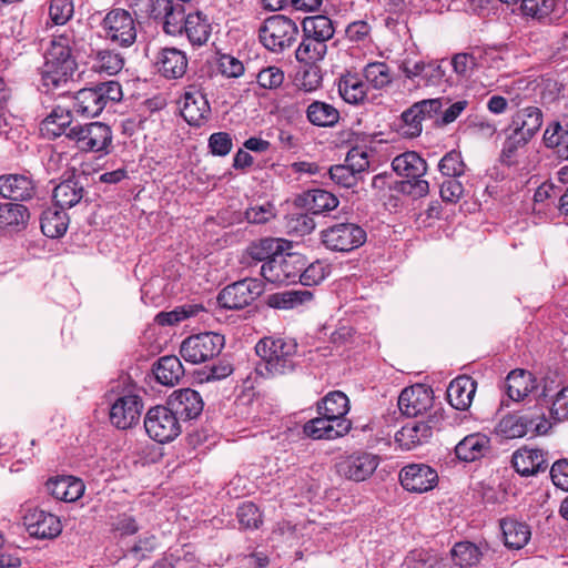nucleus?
<instances>
[{
  "label": "nucleus",
  "instance_id": "18",
  "mask_svg": "<svg viewBox=\"0 0 568 568\" xmlns=\"http://www.w3.org/2000/svg\"><path fill=\"white\" fill-rule=\"evenodd\" d=\"M24 525L29 534L40 539H52L62 531L60 519L41 509L30 510L24 516Z\"/></svg>",
  "mask_w": 568,
  "mask_h": 568
},
{
  "label": "nucleus",
  "instance_id": "49",
  "mask_svg": "<svg viewBox=\"0 0 568 568\" xmlns=\"http://www.w3.org/2000/svg\"><path fill=\"white\" fill-rule=\"evenodd\" d=\"M124 65V58L112 50H100L94 59V69L109 75L119 73Z\"/></svg>",
  "mask_w": 568,
  "mask_h": 568
},
{
  "label": "nucleus",
  "instance_id": "23",
  "mask_svg": "<svg viewBox=\"0 0 568 568\" xmlns=\"http://www.w3.org/2000/svg\"><path fill=\"white\" fill-rule=\"evenodd\" d=\"M397 405L403 415L416 417L430 407L432 397L426 388L416 385L402 390Z\"/></svg>",
  "mask_w": 568,
  "mask_h": 568
},
{
  "label": "nucleus",
  "instance_id": "20",
  "mask_svg": "<svg viewBox=\"0 0 568 568\" xmlns=\"http://www.w3.org/2000/svg\"><path fill=\"white\" fill-rule=\"evenodd\" d=\"M156 71L169 80L181 79L189 65L186 54L176 48H163L155 57Z\"/></svg>",
  "mask_w": 568,
  "mask_h": 568
},
{
  "label": "nucleus",
  "instance_id": "15",
  "mask_svg": "<svg viewBox=\"0 0 568 568\" xmlns=\"http://www.w3.org/2000/svg\"><path fill=\"white\" fill-rule=\"evenodd\" d=\"M181 114L190 125L194 126H200L209 119L211 106L201 84L194 83L185 89L182 95Z\"/></svg>",
  "mask_w": 568,
  "mask_h": 568
},
{
  "label": "nucleus",
  "instance_id": "44",
  "mask_svg": "<svg viewBox=\"0 0 568 568\" xmlns=\"http://www.w3.org/2000/svg\"><path fill=\"white\" fill-rule=\"evenodd\" d=\"M348 397L339 392H331L317 406L318 414H327L335 422L347 420L345 415L349 409Z\"/></svg>",
  "mask_w": 568,
  "mask_h": 568
},
{
  "label": "nucleus",
  "instance_id": "46",
  "mask_svg": "<svg viewBox=\"0 0 568 568\" xmlns=\"http://www.w3.org/2000/svg\"><path fill=\"white\" fill-rule=\"evenodd\" d=\"M43 130L53 136L65 135V132L72 128V113L70 110L58 106L43 121Z\"/></svg>",
  "mask_w": 568,
  "mask_h": 568
},
{
  "label": "nucleus",
  "instance_id": "13",
  "mask_svg": "<svg viewBox=\"0 0 568 568\" xmlns=\"http://www.w3.org/2000/svg\"><path fill=\"white\" fill-rule=\"evenodd\" d=\"M262 292L261 281L245 278L224 287L219 293L217 301L223 308L240 310L250 305Z\"/></svg>",
  "mask_w": 568,
  "mask_h": 568
},
{
  "label": "nucleus",
  "instance_id": "38",
  "mask_svg": "<svg viewBox=\"0 0 568 568\" xmlns=\"http://www.w3.org/2000/svg\"><path fill=\"white\" fill-rule=\"evenodd\" d=\"M368 88L374 90H386L395 79L390 67L383 61L368 62L362 71Z\"/></svg>",
  "mask_w": 568,
  "mask_h": 568
},
{
  "label": "nucleus",
  "instance_id": "41",
  "mask_svg": "<svg viewBox=\"0 0 568 568\" xmlns=\"http://www.w3.org/2000/svg\"><path fill=\"white\" fill-rule=\"evenodd\" d=\"M546 148L556 150L560 158L568 160V122H550L542 135Z\"/></svg>",
  "mask_w": 568,
  "mask_h": 568
},
{
  "label": "nucleus",
  "instance_id": "3",
  "mask_svg": "<svg viewBox=\"0 0 568 568\" xmlns=\"http://www.w3.org/2000/svg\"><path fill=\"white\" fill-rule=\"evenodd\" d=\"M303 38L296 49L297 61L313 64L324 59L327 42L334 37L335 29L326 16L307 17L303 20Z\"/></svg>",
  "mask_w": 568,
  "mask_h": 568
},
{
  "label": "nucleus",
  "instance_id": "24",
  "mask_svg": "<svg viewBox=\"0 0 568 568\" xmlns=\"http://www.w3.org/2000/svg\"><path fill=\"white\" fill-rule=\"evenodd\" d=\"M511 464L521 476H531L547 468V459L541 449L520 448L513 454Z\"/></svg>",
  "mask_w": 568,
  "mask_h": 568
},
{
  "label": "nucleus",
  "instance_id": "6",
  "mask_svg": "<svg viewBox=\"0 0 568 568\" xmlns=\"http://www.w3.org/2000/svg\"><path fill=\"white\" fill-rule=\"evenodd\" d=\"M65 136L84 152L108 154L112 143L111 128L102 122L75 123L65 132Z\"/></svg>",
  "mask_w": 568,
  "mask_h": 568
},
{
  "label": "nucleus",
  "instance_id": "26",
  "mask_svg": "<svg viewBox=\"0 0 568 568\" xmlns=\"http://www.w3.org/2000/svg\"><path fill=\"white\" fill-rule=\"evenodd\" d=\"M477 383L469 376H458L450 382L447 388L449 404L459 410L467 409L476 393Z\"/></svg>",
  "mask_w": 568,
  "mask_h": 568
},
{
  "label": "nucleus",
  "instance_id": "37",
  "mask_svg": "<svg viewBox=\"0 0 568 568\" xmlns=\"http://www.w3.org/2000/svg\"><path fill=\"white\" fill-rule=\"evenodd\" d=\"M152 372L156 382L164 386H174L184 375L183 366L179 357L174 355L159 358L153 365Z\"/></svg>",
  "mask_w": 568,
  "mask_h": 568
},
{
  "label": "nucleus",
  "instance_id": "17",
  "mask_svg": "<svg viewBox=\"0 0 568 568\" xmlns=\"http://www.w3.org/2000/svg\"><path fill=\"white\" fill-rule=\"evenodd\" d=\"M87 181L88 178L83 173H72L63 179L53 190L55 205L61 210H67L79 204L87 194Z\"/></svg>",
  "mask_w": 568,
  "mask_h": 568
},
{
  "label": "nucleus",
  "instance_id": "4",
  "mask_svg": "<svg viewBox=\"0 0 568 568\" xmlns=\"http://www.w3.org/2000/svg\"><path fill=\"white\" fill-rule=\"evenodd\" d=\"M551 428L545 412H529L523 416L506 415L496 426V433L504 438H519L527 434L544 435Z\"/></svg>",
  "mask_w": 568,
  "mask_h": 568
},
{
  "label": "nucleus",
  "instance_id": "25",
  "mask_svg": "<svg viewBox=\"0 0 568 568\" xmlns=\"http://www.w3.org/2000/svg\"><path fill=\"white\" fill-rule=\"evenodd\" d=\"M505 386L508 397L514 402H520L538 388V383L530 372L515 369L508 374Z\"/></svg>",
  "mask_w": 568,
  "mask_h": 568
},
{
  "label": "nucleus",
  "instance_id": "50",
  "mask_svg": "<svg viewBox=\"0 0 568 568\" xmlns=\"http://www.w3.org/2000/svg\"><path fill=\"white\" fill-rule=\"evenodd\" d=\"M0 221L8 225L24 226L30 217L27 206L19 203L0 204Z\"/></svg>",
  "mask_w": 568,
  "mask_h": 568
},
{
  "label": "nucleus",
  "instance_id": "36",
  "mask_svg": "<svg viewBox=\"0 0 568 568\" xmlns=\"http://www.w3.org/2000/svg\"><path fill=\"white\" fill-rule=\"evenodd\" d=\"M500 529L505 546L513 549H521L531 536L530 528L526 523L510 517L500 520Z\"/></svg>",
  "mask_w": 568,
  "mask_h": 568
},
{
  "label": "nucleus",
  "instance_id": "39",
  "mask_svg": "<svg viewBox=\"0 0 568 568\" xmlns=\"http://www.w3.org/2000/svg\"><path fill=\"white\" fill-rule=\"evenodd\" d=\"M392 168L398 175L408 179L422 178L427 171L426 161L414 151L404 152L394 158Z\"/></svg>",
  "mask_w": 568,
  "mask_h": 568
},
{
  "label": "nucleus",
  "instance_id": "1",
  "mask_svg": "<svg viewBox=\"0 0 568 568\" xmlns=\"http://www.w3.org/2000/svg\"><path fill=\"white\" fill-rule=\"evenodd\" d=\"M77 36L72 29L54 34L44 53L41 68L42 83L48 89H55L67 83L77 71L78 64L73 55Z\"/></svg>",
  "mask_w": 568,
  "mask_h": 568
},
{
  "label": "nucleus",
  "instance_id": "21",
  "mask_svg": "<svg viewBox=\"0 0 568 568\" xmlns=\"http://www.w3.org/2000/svg\"><path fill=\"white\" fill-rule=\"evenodd\" d=\"M36 194V183L29 174L0 175V195L12 201H28Z\"/></svg>",
  "mask_w": 568,
  "mask_h": 568
},
{
  "label": "nucleus",
  "instance_id": "60",
  "mask_svg": "<svg viewBox=\"0 0 568 568\" xmlns=\"http://www.w3.org/2000/svg\"><path fill=\"white\" fill-rule=\"evenodd\" d=\"M322 82V71L316 65V63L308 64V67L304 69L298 79V85L305 92L316 91L318 88H321Z\"/></svg>",
  "mask_w": 568,
  "mask_h": 568
},
{
  "label": "nucleus",
  "instance_id": "63",
  "mask_svg": "<svg viewBox=\"0 0 568 568\" xmlns=\"http://www.w3.org/2000/svg\"><path fill=\"white\" fill-rule=\"evenodd\" d=\"M329 176L336 184L344 187H352L358 181V175L346 163L332 166Z\"/></svg>",
  "mask_w": 568,
  "mask_h": 568
},
{
  "label": "nucleus",
  "instance_id": "27",
  "mask_svg": "<svg viewBox=\"0 0 568 568\" xmlns=\"http://www.w3.org/2000/svg\"><path fill=\"white\" fill-rule=\"evenodd\" d=\"M544 122L542 111L537 106H526L513 116V128L526 140L530 141L540 130Z\"/></svg>",
  "mask_w": 568,
  "mask_h": 568
},
{
  "label": "nucleus",
  "instance_id": "29",
  "mask_svg": "<svg viewBox=\"0 0 568 568\" xmlns=\"http://www.w3.org/2000/svg\"><path fill=\"white\" fill-rule=\"evenodd\" d=\"M47 489L58 500L71 503L84 493V484L72 476H62L47 481Z\"/></svg>",
  "mask_w": 568,
  "mask_h": 568
},
{
  "label": "nucleus",
  "instance_id": "51",
  "mask_svg": "<svg viewBox=\"0 0 568 568\" xmlns=\"http://www.w3.org/2000/svg\"><path fill=\"white\" fill-rule=\"evenodd\" d=\"M313 294L307 290H291L273 295V306L277 308H293L310 302Z\"/></svg>",
  "mask_w": 568,
  "mask_h": 568
},
{
  "label": "nucleus",
  "instance_id": "42",
  "mask_svg": "<svg viewBox=\"0 0 568 568\" xmlns=\"http://www.w3.org/2000/svg\"><path fill=\"white\" fill-rule=\"evenodd\" d=\"M40 224L41 231L47 237L58 239L67 232L69 216L64 210L50 207L42 212Z\"/></svg>",
  "mask_w": 568,
  "mask_h": 568
},
{
  "label": "nucleus",
  "instance_id": "5",
  "mask_svg": "<svg viewBox=\"0 0 568 568\" xmlns=\"http://www.w3.org/2000/svg\"><path fill=\"white\" fill-rule=\"evenodd\" d=\"M298 36L296 23L284 16L267 18L258 30L263 45L272 52H283L291 48Z\"/></svg>",
  "mask_w": 568,
  "mask_h": 568
},
{
  "label": "nucleus",
  "instance_id": "10",
  "mask_svg": "<svg viewBox=\"0 0 568 568\" xmlns=\"http://www.w3.org/2000/svg\"><path fill=\"white\" fill-rule=\"evenodd\" d=\"M305 266L302 255L290 251L277 254L261 266V275L272 284H290L298 280L300 272Z\"/></svg>",
  "mask_w": 568,
  "mask_h": 568
},
{
  "label": "nucleus",
  "instance_id": "9",
  "mask_svg": "<svg viewBox=\"0 0 568 568\" xmlns=\"http://www.w3.org/2000/svg\"><path fill=\"white\" fill-rule=\"evenodd\" d=\"M101 28L105 39L119 47L129 48L136 41L135 20L124 9L116 8L109 11L102 20Z\"/></svg>",
  "mask_w": 568,
  "mask_h": 568
},
{
  "label": "nucleus",
  "instance_id": "58",
  "mask_svg": "<svg viewBox=\"0 0 568 568\" xmlns=\"http://www.w3.org/2000/svg\"><path fill=\"white\" fill-rule=\"evenodd\" d=\"M74 13L73 0H51L49 16L55 24L67 23Z\"/></svg>",
  "mask_w": 568,
  "mask_h": 568
},
{
  "label": "nucleus",
  "instance_id": "57",
  "mask_svg": "<svg viewBox=\"0 0 568 568\" xmlns=\"http://www.w3.org/2000/svg\"><path fill=\"white\" fill-rule=\"evenodd\" d=\"M158 548V538L155 535L145 534L140 536L135 544L129 549V554L141 561L150 557Z\"/></svg>",
  "mask_w": 568,
  "mask_h": 568
},
{
  "label": "nucleus",
  "instance_id": "34",
  "mask_svg": "<svg viewBox=\"0 0 568 568\" xmlns=\"http://www.w3.org/2000/svg\"><path fill=\"white\" fill-rule=\"evenodd\" d=\"M183 31L193 45L200 47L207 42L212 27L207 16L195 11L186 14Z\"/></svg>",
  "mask_w": 568,
  "mask_h": 568
},
{
  "label": "nucleus",
  "instance_id": "55",
  "mask_svg": "<svg viewBox=\"0 0 568 568\" xmlns=\"http://www.w3.org/2000/svg\"><path fill=\"white\" fill-rule=\"evenodd\" d=\"M327 274V266L321 261H315L307 267H303V270L300 272L298 281L304 286H314L318 285Z\"/></svg>",
  "mask_w": 568,
  "mask_h": 568
},
{
  "label": "nucleus",
  "instance_id": "8",
  "mask_svg": "<svg viewBox=\"0 0 568 568\" xmlns=\"http://www.w3.org/2000/svg\"><path fill=\"white\" fill-rule=\"evenodd\" d=\"M321 242L329 251L351 252L366 242V232L355 223H335L321 231Z\"/></svg>",
  "mask_w": 568,
  "mask_h": 568
},
{
  "label": "nucleus",
  "instance_id": "32",
  "mask_svg": "<svg viewBox=\"0 0 568 568\" xmlns=\"http://www.w3.org/2000/svg\"><path fill=\"white\" fill-rule=\"evenodd\" d=\"M368 85L357 73L347 72L338 80V92L349 104H362L367 100Z\"/></svg>",
  "mask_w": 568,
  "mask_h": 568
},
{
  "label": "nucleus",
  "instance_id": "11",
  "mask_svg": "<svg viewBox=\"0 0 568 568\" xmlns=\"http://www.w3.org/2000/svg\"><path fill=\"white\" fill-rule=\"evenodd\" d=\"M144 428L150 438L158 443H169L181 434V426L175 413L166 406L150 408L144 417Z\"/></svg>",
  "mask_w": 568,
  "mask_h": 568
},
{
  "label": "nucleus",
  "instance_id": "53",
  "mask_svg": "<svg viewBox=\"0 0 568 568\" xmlns=\"http://www.w3.org/2000/svg\"><path fill=\"white\" fill-rule=\"evenodd\" d=\"M185 17L183 4L179 2L173 3L172 10H169L168 16L161 20L165 33L171 36L181 33L184 29Z\"/></svg>",
  "mask_w": 568,
  "mask_h": 568
},
{
  "label": "nucleus",
  "instance_id": "64",
  "mask_svg": "<svg viewBox=\"0 0 568 568\" xmlns=\"http://www.w3.org/2000/svg\"><path fill=\"white\" fill-rule=\"evenodd\" d=\"M549 414L557 422L568 419V385L561 388L552 398Z\"/></svg>",
  "mask_w": 568,
  "mask_h": 568
},
{
  "label": "nucleus",
  "instance_id": "22",
  "mask_svg": "<svg viewBox=\"0 0 568 568\" xmlns=\"http://www.w3.org/2000/svg\"><path fill=\"white\" fill-rule=\"evenodd\" d=\"M169 405L175 416L180 415L185 419L196 418L203 410V399L194 389L182 388L174 390L169 397Z\"/></svg>",
  "mask_w": 568,
  "mask_h": 568
},
{
  "label": "nucleus",
  "instance_id": "12",
  "mask_svg": "<svg viewBox=\"0 0 568 568\" xmlns=\"http://www.w3.org/2000/svg\"><path fill=\"white\" fill-rule=\"evenodd\" d=\"M143 403L135 388H125L113 399L110 407V422L119 429H128L140 420Z\"/></svg>",
  "mask_w": 568,
  "mask_h": 568
},
{
  "label": "nucleus",
  "instance_id": "14",
  "mask_svg": "<svg viewBox=\"0 0 568 568\" xmlns=\"http://www.w3.org/2000/svg\"><path fill=\"white\" fill-rule=\"evenodd\" d=\"M381 463V457L369 452L354 453L337 463L339 476L355 481H365L372 477Z\"/></svg>",
  "mask_w": 568,
  "mask_h": 568
},
{
  "label": "nucleus",
  "instance_id": "40",
  "mask_svg": "<svg viewBox=\"0 0 568 568\" xmlns=\"http://www.w3.org/2000/svg\"><path fill=\"white\" fill-rule=\"evenodd\" d=\"M306 119L315 126L333 128L339 121V111L324 101H313L306 108Z\"/></svg>",
  "mask_w": 568,
  "mask_h": 568
},
{
  "label": "nucleus",
  "instance_id": "2",
  "mask_svg": "<svg viewBox=\"0 0 568 568\" xmlns=\"http://www.w3.org/2000/svg\"><path fill=\"white\" fill-rule=\"evenodd\" d=\"M255 353L262 363L257 373L263 376L285 375L296 366L297 343L283 336H265L255 345Z\"/></svg>",
  "mask_w": 568,
  "mask_h": 568
},
{
  "label": "nucleus",
  "instance_id": "7",
  "mask_svg": "<svg viewBox=\"0 0 568 568\" xmlns=\"http://www.w3.org/2000/svg\"><path fill=\"white\" fill-rule=\"evenodd\" d=\"M224 336L205 332L186 337L180 346V355L191 364H201L217 356L224 348Z\"/></svg>",
  "mask_w": 568,
  "mask_h": 568
},
{
  "label": "nucleus",
  "instance_id": "48",
  "mask_svg": "<svg viewBox=\"0 0 568 568\" xmlns=\"http://www.w3.org/2000/svg\"><path fill=\"white\" fill-rule=\"evenodd\" d=\"M479 548L469 541L457 542L452 549V557L456 565L462 568L471 567L480 559Z\"/></svg>",
  "mask_w": 568,
  "mask_h": 568
},
{
  "label": "nucleus",
  "instance_id": "62",
  "mask_svg": "<svg viewBox=\"0 0 568 568\" xmlns=\"http://www.w3.org/2000/svg\"><path fill=\"white\" fill-rule=\"evenodd\" d=\"M275 207L271 203L253 205L245 211V219L251 224H263L275 217Z\"/></svg>",
  "mask_w": 568,
  "mask_h": 568
},
{
  "label": "nucleus",
  "instance_id": "61",
  "mask_svg": "<svg viewBox=\"0 0 568 568\" xmlns=\"http://www.w3.org/2000/svg\"><path fill=\"white\" fill-rule=\"evenodd\" d=\"M109 524L111 529L119 532L120 536H132L140 529L135 518L128 514H120L115 517L110 516Z\"/></svg>",
  "mask_w": 568,
  "mask_h": 568
},
{
  "label": "nucleus",
  "instance_id": "59",
  "mask_svg": "<svg viewBox=\"0 0 568 568\" xmlns=\"http://www.w3.org/2000/svg\"><path fill=\"white\" fill-rule=\"evenodd\" d=\"M288 232L297 236L312 233L316 226L314 219L307 213L292 214L286 224Z\"/></svg>",
  "mask_w": 568,
  "mask_h": 568
},
{
  "label": "nucleus",
  "instance_id": "19",
  "mask_svg": "<svg viewBox=\"0 0 568 568\" xmlns=\"http://www.w3.org/2000/svg\"><path fill=\"white\" fill-rule=\"evenodd\" d=\"M349 429V420L335 422L327 414H320V417L303 426L304 434L312 439H335L347 434Z\"/></svg>",
  "mask_w": 568,
  "mask_h": 568
},
{
  "label": "nucleus",
  "instance_id": "54",
  "mask_svg": "<svg viewBox=\"0 0 568 568\" xmlns=\"http://www.w3.org/2000/svg\"><path fill=\"white\" fill-rule=\"evenodd\" d=\"M237 519L243 529H257L262 524V514L253 503H244L237 508Z\"/></svg>",
  "mask_w": 568,
  "mask_h": 568
},
{
  "label": "nucleus",
  "instance_id": "30",
  "mask_svg": "<svg viewBox=\"0 0 568 568\" xmlns=\"http://www.w3.org/2000/svg\"><path fill=\"white\" fill-rule=\"evenodd\" d=\"M523 16L544 21L558 19L564 12L560 0H523L520 2Z\"/></svg>",
  "mask_w": 568,
  "mask_h": 568
},
{
  "label": "nucleus",
  "instance_id": "43",
  "mask_svg": "<svg viewBox=\"0 0 568 568\" xmlns=\"http://www.w3.org/2000/svg\"><path fill=\"white\" fill-rule=\"evenodd\" d=\"M304 205L312 214H322L337 207L338 199L331 192L315 189L304 194Z\"/></svg>",
  "mask_w": 568,
  "mask_h": 568
},
{
  "label": "nucleus",
  "instance_id": "16",
  "mask_svg": "<svg viewBox=\"0 0 568 568\" xmlns=\"http://www.w3.org/2000/svg\"><path fill=\"white\" fill-rule=\"evenodd\" d=\"M402 486L412 493H426L432 490L438 483L437 471L425 464H410L399 473Z\"/></svg>",
  "mask_w": 568,
  "mask_h": 568
},
{
  "label": "nucleus",
  "instance_id": "52",
  "mask_svg": "<svg viewBox=\"0 0 568 568\" xmlns=\"http://www.w3.org/2000/svg\"><path fill=\"white\" fill-rule=\"evenodd\" d=\"M439 172L447 178H459L465 172V163L457 151L446 153L438 163Z\"/></svg>",
  "mask_w": 568,
  "mask_h": 568
},
{
  "label": "nucleus",
  "instance_id": "45",
  "mask_svg": "<svg viewBox=\"0 0 568 568\" xmlns=\"http://www.w3.org/2000/svg\"><path fill=\"white\" fill-rule=\"evenodd\" d=\"M173 0H131L130 7L136 16L162 20L172 10Z\"/></svg>",
  "mask_w": 568,
  "mask_h": 568
},
{
  "label": "nucleus",
  "instance_id": "31",
  "mask_svg": "<svg viewBox=\"0 0 568 568\" xmlns=\"http://www.w3.org/2000/svg\"><path fill=\"white\" fill-rule=\"evenodd\" d=\"M73 112L81 116H98L105 108L102 102V94L95 87L79 90L73 98Z\"/></svg>",
  "mask_w": 568,
  "mask_h": 568
},
{
  "label": "nucleus",
  "instance_id": "28",
  "mask_svg": "<svg viewBox=\"0 0 568 568\" xmlns=\"http://www.w3.org/2000/svg\"><path fill=\"white\" fill-rule=\"evenodd\" d=\"M433 435V427L426 422H409L395 435L396 442L404 449L410 450L426 443Z\"/></svg>",
  "mask_w": 568,
  "mask_h": 568
},
{
  "label": "nucleus",
  "instance_id": "47",
  "mask_svg": "<svg viewBox=\"0 0 568 568\" xmlns=\"http://www.w3.org/2000/svg\"><path fill=\"white\" fill-rule=\"evenodd\" d=\"M204 308L199 304H186L179 306L170 312H161L156 315L155 322L159 325H175L186 318L194 317L199 313L203 312Z\"/></svg>",
  "mask_w": 568,
  "mask_h": 568
},
{
  "label": "nucleus",
  "instance_id": "56",
  "mask_svg": "<svg viewBox=\"0 0 568 568\" xmlns=\"http://www.w3.org/2000/svg\"><path fill=\"white\" fill-rule=\"evenodd\" d=\"M477 58L474 53L460 52L456 53L450 61L454 72L463 78H469L477 68Z\"/></svg>",
  "mask_w": 568,
  "mask_h": 568
},
{
  "label": "nucleus",
  "instance_id": "35",
  "mask_svg": "<svg viewBox=\"0 0 568 568\" xmlns=\"http://www.w3.org/2000/svg\"><path fill=\"white\" fill-rule=\"evenodd\" d=\"M291 250L292 243L287 240L265 237L261 239L257 242L252 243L248 246L247 252L253 260L265 263L267 261L273 260V257H277V254Z\"/></svg>",
  "mask_w": 568,
  "mask_h": 568
},
{
  "label": "nucleus",
  "instance_id": "33",
  "mask_svg": "<svg viewBox=\"0 0 568 568\" xmlns=\"http://www.w3.org/2000/svg\"><path fill=\"white\" fill-rule=\"evenodd\" d=\"M490 448V439L481 434L475 433L463 438L455 447L458 459L474 462L481 458Z\"/></svg>",
  "mask_w": 568,
  "mask_h": 568
}]
</instances>
